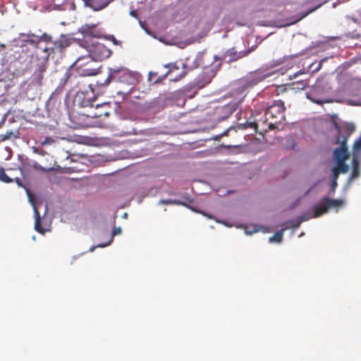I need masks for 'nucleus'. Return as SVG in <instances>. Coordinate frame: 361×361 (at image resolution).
Segmentation results:
<instances>
[{
	"label": "nucleus",
	"instance_id": "nucleus-1",
	"mask_svg": "<svg viewBox=\"0 0 361 361\" xmlns=\"http://www.w3.org/2000/svg\"><path fill=\"white\" fill-rule=\"evenodd\" d=\"M94 25H89L86 24L78 29V32L83 35V40L80 41L79 44L86 49L87 54L78 57L75 63L70 66V68L75 65L82 66L92 61H102L111 56V51L95 39V38H99L101 35L94 30Z\"/></svg>",
	"mask_w": 361,
	"mask_h": 361
},
{
	"label": "nucleus",
	"instance_id": "nucleus-2",
	"mask_svg": "<svg viewBox=\"0 0 361 361\" xmlns=\"http://www.w3.org/2000/svg\"><path fill=\"white\" fill-rule=\"evenodd\" d=\"M41 41L51 42L52 37L47 33H43L40 36L32 32L20 33L17 39L12 41V46L16 49L14 59L25 61L26 59H24V55H25L30 58L29 62H31L33 55L37 56L39 49H43L39 46Z\"/></svg>",
	"mask_w": 361,
	"mask_h": 361
},
{
	"label": "nucleus",
	"instance_id": "nucleus-3",
	"mask_svg": "<svg viewBox=\"0 0 361 361\" xmlns=\"http://www.w3.org/2000/svg\"><path fill=\"white\" fill-rule=\"evenodd\" d=\"M74 40H75V38H71L68 35L61 34L57 39L53 42V47H44V49H39L37 53V68L35 71V74L39 80L43 78L44 73L48 66L50 54L53 53L54 50L62 51L64 49L69 47Z\"/></svg>",
	"mask_w": 361,
	"mask_h": 361
},
{
	"label": "nucleus",
	"instance_id": "nucleus-4",
	"mask_svg": "<svg viewBox=\"0 0 361 361\" xmlns=\"http://www.w3.org/2000/svg\"><path fill=\"white\" fill-rule=\"evenodd\" d=\"M140 75L124 67L108 68V76L102 82H97L99 87L107 86L111 81L124 83L129 85H135L139 80Z\"/></svg>",
	"mask_w": 361,
	"mask_h": 361
},
{
	"label": "nucleus",
	"instance_id": "nucleus-5",
	"mask_svg": "<svg viewBox=\"0 0 361 361\" xmlns=\"http://www.w3.org/2000/svg\"><path fill=\"white\" fill-rule=\"evenodd\" d=\"M269 76V74L264 73L260 71H257L249 73L244 78L239 80L234 89L235 93L238 96V99L242 102L244 97L253 87L259 82L264 80Z\"/></svg>",
	"mask_w": 361,
	"mask_h": 361
},
{
	"label": "nucleus",
	"instance_id": "nucleus-6",
	"mask_svg": "<svg viewBox=\"0 0 361 361\" xmlns=\"http://www.w3.org/2000/svg\"><path fill=\"white\" fill-rule=\"evenodd\" d=\"M336 143L339 144L340 147H336L334 150L333 159L335 165L340 166L341 173H345L349 170V166L345 163V160L349 157L347 145V136H340L336 137Z\"/></svg>",
	"mask_w": 361,
	"mask_h": 361
},
{
	"label": "nucleus",
	"instance_id": "nucleus-7",
	"mask_svg": "<svg viewBox=\"0 0 361 361\" xmlns=\"http://www.w3.org/2000/svg\"><path fill=\"white\" fill-rule=\"evenodd\" d=\"M285 110L284 102L280 99L274 101L273 104L267 109L265 112L267 119L270 118L275 119V121L269 123L270 130L279 128V126L285 121Z\"/></svg>",
	"mask_w": 361,
	"mask_h": 361
},
{
	"label": "nucleus",
	"instance_id": "nucleus-8",
	"mask_svg": "<svg viewBox=\"0 0 361 361\" xmlns=\"http://www.w3.org/2000/svg\"><path fill=\"white\" fill-rule=\"evenodd\" d=\"M90 88L89 90L81 91L79 90L76 92L74 102L75 104L80 107H95L96 104L95 101L96 98L94 96L92 85L90 84L88 85Z\"/></svg>",
	"mask_w": 361,
	"mask_h": 361
},
{
	"label": "nucleus",
	"instance_id": "nucleus-9",
	"mask_svg": "<svg viewBox=\"0 0 361 361\" xmlns=\"http://www.w3.org/2000/svg\"><path fill=\"white\" fill-rule=\"evenodd\" d=\"M347 91L352 96V98L347 100L348 104L354 106L361 105V79H353L348 87Z\"/></svg>",
	"mask_w": 361,
	"mask_h": 361
},
{
	"label": "nucleus",
	"instance_id": "nucleus-10",
	"mask_svg": "<svg viewBox=\"0 0 361 361\" xmlns=\"http://www.w3.org/2000/svg\"><path fill=\"white\" fill-rule=\"evenodd\" d=\"M240 104V100L229 102L228 104L218 106L215 109V116L218 121H222L229 117L235 111Z\"/></svg>",
	"mask_w": 361,
	"mask_h": 361
},
{
	"label": "nucleus",
	"instance_id": "nucleus-11",
	"mask_svg": "<svg viewBox=\"0 0 361 361\" xmlns=\"http://www.w3.org/2000/svg\"><path fill=\"white\" fill-rule=\"evenodd\" d=\"M319 204L321 205L320 212L322 215L327 212L329 209H338L343 207L345 204V201L343 200H334L328 197H324Z\"/></svg>",
	"mask_w": 361,
	"mask_h": 361
},
{
	"label": "nucleus",
	"instance_id": "nucleus-12",
	"mask_svg": "<svg viewBox=\"0 0 361 361\" xmlns=\"http://www.w3.org/2000/svg\"><path fill=\"white\" fill-rule=\"evenodd\" d=\"M360 162H361V159L353 157L352 173L350 175V176L348 177L347 183H346L345 185L344 186V188H343L344 190L347 191L350 188L352 182L355 179H357L360 176V173H361Z\"/></svg>",
	"mask_w": 361,
	"mask_h": 361
},
{
	"label": "nucleus",
	"instance_id": "nucleus-13",
	"mask_svg": "<svg viewBox=\"0 0 361 361\" xmlns=\"http://www.w3.org/2000/svg\"><path fill=\"white\" fill-rule=\"evenodd\" d=\"M165 99L163 97H157L150 102H147L144 104V108L152 113H157L162 110L165 106Z\"/></svg>",
	"mask_w": 361,
	"mask_h": 361
},
{
	"label": "nucleus",
	"instance_id": "nucleus-14",
	"mask_svg": "<svg viewBox=\"0 0 361 361\" xmlns=\"http://www.w3.org/2000/svg\"><path fill=\"white\" fill-rule=\"evenodd\" d=\"M320 209L321 205L319 204H315L313 205L311 210L302 213L300 216H298L297 220L299 222L300 225L303 221H308L312 218L320 216L322 215L320 212Z\"/></svg>",
	"mask_w": 361,
	"mask_h": 361
},
{
	"label": "nucleus",
	"instance_id": "nucleus-15",
	"mask_svg": "<svg viewBox=\"0 0 361 361\" xmlns=\"http://www.w3.org/2000/svg\"><path fill=\"white\" fill-rule=\"evenodd\" d=\"M253 50V47L246 51H236L233 48L228 49L222 56L224 60L227 59L228 62L236 61L250 53Z\"/></svg>",
	"mask_w": 361,
	"mask_h": 361
},
{
	"label": "nucleus",
	"instance_id": "nucleus-16",
	"mask_svg": "<svg viewBox=\"0 0 361 361\" xmlns=\"http://www.w3.org/2000/svg\"><path fill=\"white\" fill-rule=\"evenodd\" d=\"M85 7L90 8L94 11H99L106 8L110 3L108 0H82Z\"/></svg>",
	"mask_w": 361,
	"mask_h": 361
},
{
	"label": "nucleus",
	"instance_id": "nucleus-17",
	"mask_svg": "<svg viewBox=\"0 0 361 361\" xmlns=\"http://www.w3.org/2000/svg\"><path fill=\"white\" fill-rule=\"evenodd\" d=\"M335 128L337 130L336 137L340 136H347V140L350 137V134L355 130V126L353 123H345L342 128H341L338 123H334Z\"/></svg>",
	"mask_w": 361,
	"mask_h": 361
},
{
	"label": "nucleus",
	"instance_id": "nucleus-18",
	"mask_svg": "<svg viewBox=\"0 0 361 361\" xmlns=\"http://www.w3.org/2000/svg\"><path fill=\"white\" fill-rule=\"evenodd\" d=\"M329 0H323L321 3H319L317 6H314V7H312L311 8H310L307 11H305V12H302L301 13H300L298 16H294L291 19V20H290L289 22H288L286 25H293L296 23H298V21H300V20H302V18H304L305 17H306L308 14L312 13L313 11H314L315 10H317V8H319L322 4H324V3L327 2Z\"/></svg>",
	"mask_w": 361,
	"mask_h": 361
},
{
	"label": "nucleus",
	"instance_id": "nucleus-19",
	"mask_svg": "<svg viewBox=\"0 0 361 361\" xmlns=\"http://www.w3.org/2000/svg\"><path fill=\"white\" fill-rule=\"evenodd\" d=\"M99 107H109L115 114H120L121 112V103L115 101L98 103L96 104V109H98Z\"/></svg>",
	"mask_w": 361,
	"mask_h": 361
},
{
	"label": "nucleus",
	"instance_id": "nucleus-20",
	"mask_svg": "<svg viewBox=\"0 0 361 361\" xmlns=\"http://www.w3.org/2000/svg\"><path fill=\"white\" fill-rule=\"evenodd\" d=\"M18 160L20 162V165L18 166L20 172L23 174L25 172L29 171L32 169V160L29 159L24 155L19 154Z\"/></svg>",
	"mask_w": 361,
	"mask_h": 361
},
{
	"label": "nucleus",
	"instance_id": "nucleus-21",
	"mask_svg": "<svg viewBox=\"0 0 361 361\" xmlns=\"http://www.w3.org/2000/svg\"><path fill=\"white\" fill-rule=\"evenodd\" d=\"M326 58H324L322 59L319 63L317 65V66L314 68L313 66L314 65V63H312L308 67H307V70L306 71H299L298 72H296L293 75H290V79H293V78H296L298 75H301V74H307L308 73H316L322 67V63L326 61Z\"/></svg>",
	"mask_w": 361,
	"mask_h": 361
},
{
	"label": "nucleus",
	"instance_id": "nucleus-22",
	"mask_svg": "<svg viewBox=\"0 0 361 361\" xmlns=\"http://www.w3.org/2000/svg\"><path fill=\"white\" fill-rule=\"evenodd\" d=\"M71 74L70 70L69 69L66 70L63 76L60 80L59 86L55 90L54 92L52 93V94L51 95V97H54V95H56L57 94L61 93L63 91V87L67 83L69 78H71Z\"/></svg>",
	"mask_w": 361,
	"mask_h": 361
},
{
	"label": "nucleus",
	"instance_id": "nucleus-23",
	"mask_svg": "<svg viewBox=\"0 0 361 361\" xmlns=\"http://www.w3.org/2000/svg\"><path fill=\"white\" fill-rule=\"evenodd\" d=\"M32 204L33 206L34 216H35V229L37 232L43 234V233H44L46 230L41 226L40 214H39V211L37 210V207H35V205L33 204V202H32Z\"/></svg>",
	"mask_w": 361,
	"mask_h": 361
},
{
	"label": "nucleus",
	"instance_id": "nucleus-24",
	"mask_svg": "<svg viewBox=\"0 0 361 361\" xmlns=\"http://www.w3.org/2000/svg\"><path fill=\"white\" fill-rule=\"evenodd\" d=\"M282 229H284V231L288 228H293V230L291 232V235H293L295 233V229L298 228L300 226V224L296 219H290L283 222L281 225Z\"/></svg>",
	"mask_w": 361,
	"mask_h": 361
},
{
	"label": "nucleus",
	"instance_id": "nucleus-25",
	"mask_svg": "<svg viewBox=\"0 0 361 361\" xmlns=\"http://www.w3.org/2000/svg\"><path fill=\"white\" fill-rule=\"evenodd\" d=\"M353 157L361 159V136L353 145Z\"/></svg>",
	"mask_w": 361,
	"mask_h": 361
},
{
	"label": "nucleus",
	"instance_id": "nucleus-26",
	"mask_svg": "<svg viewBox=\"0 0 361 361\" xmlns=\"http://www.w3.org/2000/svg\"><path fill=\"white\" fill-rule=\"evenodd\" d=\"M283 233H284V229L281 228V229L277 231L274 233V235H273L272 236H271L269 238V242L270 243H281L282 242V240H283Z\"/></svg>",
	"mask_w": 361,
	"mask_h": 361
},
{
	"label": "nucleus",
	"instance_id": "nucleus-27",
	"mask_svg": "<svg viewBox=\"0 0 361 361\" xmlns=\"http://www.w3.org/2000/svg\"><path fill=\"white\" fill-rule=\"evenodd\" d=\"M316 89L313 88L310 92L307 93V98L311 100L312 102L318 104H321L323 103V100L319 99L315 95Z\"/></svg>",
	"mask_w": 361,
	"mask_h": 361
},
{
	"label": "nucleus",
	"instance_id": "nucleus-28",
	"mask_svg": "<svg viewBox=\"0 0 361 361\" xmlns=\"http://www.w3.org/2000/svg\"><path fill=\"white\" fill-rule=\"evenodd\" d=\"M121 232V227L114 228V230L111 232V235L110 236V238H109V241L105 243L98 244V247H106V246L109 245L111 243V242L113 241L114 237L116 235L120 234Z\"/></svg>",
	"mask_w": 361,
	"mask_h": 361
},
{
	"label": "nucleus",
	"instance_id": "nucleus-29",
	"mask_svg": "<svg viewBox=\"0 0 361 361\" xmlns=\"http://www.w3.org/2000/svg\"><path fill=\"white\" fill-rule=\"evenodd\" d=\"M13 180H15L16 183L18 185V187L23 188L25 190L26 194H27V197H29V199L30 200L31 192H30L29 188H27L26 187V185L23 183L22 180L20 178H15V179Z\"/></svg>",
	"mask_w": 361,
	"mask_h": 361
},
{
	"label": "nucleus",
	"instance_id": "nucleus-30",
	"mask_svg": "<svg viewBox=\"0 0 361 361\" xmlns=\"http://www.w3.org/2000/svg\"><path fill=\"white\" fill-rule=\"evenodd\" d=\"M98 109H102L103 110L99 114H95L93 116L100 117L104 116L105 117H108L112 113V111L109 107H99Z\"/></svg>",
	"mask_w": 361,
	"mask_h": 361
},
{
	"label": "nucleus",
	"instance_id": "nucleus-31",
	"mask_svg": "<svg viewBox=\"0 0 361 361\" xmlns=\"http://www.w3.org/2000/svg\"><path fill=\"white\" fill-rule=\"evenodd\" d=\"M259 231H262L263 232H267V229H264L262 226H255L252 230H250L247 227H245V233L247 235H252L254 233L258 232Z\"/></svg>",
	"mask_w": 361,
	"mask_h": 361
},
{
	"label": "nucleus",
	"instance_id": "nucleus-32",
	"mask_svg": "<svg viewBox=\"0 0 361 361\" xmlns=\"http://www.w3.org/2000/svg\"><path fill=\"white\" fill-rule=\"evenodd\" d=\"M0 180L6 183H10L13 181V179L8 176L4 171V169L2 168L0 171Z\"/></svg>",
	"mask_w": 361,
	"mask_h": 361
},
{
	"label": "nucleus",
	"instance_id": "nucleus-33",
	"mask_svg": "<svg viewBox=\"0 0 361 361\" xmlns=\"http://www.w3.org/2000/svg\"><path fill=\"white\" fill-rule=\"evenodd\" d=\"M100 67H98L97 68H85L82 71V74L84 75H87V76H90V75H97L98 73H99V69Z\"/></svg>",
	"mask_w": 361,
	"mask_h": 361
},
{
	"label": "nucleus",
	"instance_id": "nucleus-34",
	"mask_svg": "<svg viewBox=\"0 0 361 361\" xmlns=\"http://www.w3.org/2000/svg\"><path fill=\"white\" fill-rule=\"evenodd\" d=\"M332 172V181L337 182L339 173H341L340 171V166H335L331 169Z\"/></svg>",
	"mask_w": 361,
	"mask_h": 361
},
{
	"label": "nucleus",
	"instance_id": "nucleus-35",
	"mask_svg": "<svg viewBox=\"0 0 361 361\" xmlns=\"http://www.w3.org/2000/svg\"><path fill=\"white\" fill-rule=\"evenodd\" d=\"M211 79L209 78H204V81H201L200 79L196 82V87L197 89L204 87L207 84L209 83Z\"/></svg>",
	"mask_w": 361,
	"mask_h": 361
},
{
	"label": "nucleus",
	"instance_id": "nucleus-36",
	"mask_svg": "<svg viewBox=\"0 0 361 361\" xmlns=\"http://www.w3.org/2000/svg\"><path fill=\"white\" fill-rule=\"evenodd\" d=\"M201 61H202V54L199 53L197 55V56L195 59V60L193 61L192 65L190 67V68L191 69H194V68H197L199 66L201 65Z\"/></svg>",
	"mask_w": 361,
	"mask_h": 361
},
{
	"label": "nucleus",
	"instance_id": "nucleus-37",
	"mask_svg": "<svg viewBox=\"0 0 361 361\" xmlns=\"http://www.w3.org/2000/svg\"><path fill=\"white\" fill-rule=\"evenodd\" d=\"M32 169H34L37 171H47V169H44L39 163H37L36 161H33V160H32Z\"/></svg>",
	"mask_w": 361,
	"mask_h": 361
},
{
	"label": "nucleus",
	"instance_id": "nucleus-38",
	"mask_svg": "<svg viewBox=\"0 0 361 361\" xmlns=\"http://www.w3.org/2000/svg\"><path fill=\"white\" fill-rule=\"evenodd\" d=\"M185 207H186L187 208L191 209L192 211H194L195 212H197V213H201L204 216H207L209 219H213V216H210V215H207L205 212H201L198 209H197L194 206H192L190 204H186V205H185Z\"/></svg>",
	"mask_w": 361,
	"mask_h": 361
},
{
	"label": "nucleus",
	"instance_id": "nucleus-39",
	"mask_svg": "<svg viewBox=\"0 0 361 361\" xmlns=\"http://www.w3.org/2000/svg\"><path fill=\"white\" fill-rule=\"evenodd\" d=\"M254 123H252V122H245V123H238V128L240 129V130H245L246 128H247L248 127H252L254 126Z\"/></svg>",
	"mask_w": 361,
	"mask_h": 361
},
{
	"label": "nucleus",
	"instance_id": "nucleus-40",
	"mask_svg": "<svg viewBox=\"0 0 361 361\" xmlns=\"http://www.w3.org/2000/svg\"><path fill=\"white\" fill-rule=\"evenodd\" d=\"M296 85H297V87H295L296 89L303 90L307 85V82L306 80H301L296 82Z\"/></svg>",
	"mask_w": 361,
	"mask_h": 361
},
{
	"label": "nucleus",
	"instance_id": "nucleus-41",
	"mask_svg": "<svg viewBox=\"0 0 361 361\" xmlns=\"http://www.w3.org/2000/svg\"><path fill=\"white\" fill-rule=\"evenodd\" d=\"M13 135V133L11 131L6 132V134H1L0 135V140L4 141L6 140L10 139Z\"/></svg>",
	"mask_w": 361,
	"mask_h": 361
},
{
	"label": "nucleus",
	"instance_id": "nucleus-42",
	"mask_svg": "<svg viewBox=\"0 0 361 361\" xmlns=\"http://www.w3.org/2000/svg\"><path fill=\"white\" fill-rule=\"evenodd\" d=\"M287 142H288V145H286V147L288 149H294L295 147V141L291 137H288L286 138Z\"/></svg>",
	"mask_w": 361,
	"mask_h": 361
},
{
	"label": "nucleus",
	"instance_id": "nucleus-43",
	"mask_svg": "<svg viewBox=\"0 0 361 361\" xmlns=\"http://www.w3.org/2000/svg\"><path fill=\"white\" fill-rule=\"evenodd\" d=\"M337 185H338L337 182L332 181L331 185V188H330V190H329V193L330 194L334 193Z\"/></svg>",
	"mask_w": 361,
	"mask_h": 361
},
{
	"label": "nucleus",
	"instance_id": "nucleus-44",
	"mask_svg": "<svg viewBox=\"0 0 361 361\" xmlns=\"http://www.w3.org/2000/svg\"><path fill=\"white\" fill-rule=\"evenodd\" d=\"M300 203V198H298L295 200L290 206V208L291 209H295L296 207H298Z\"/></svg>",
	"mask_w": 361,
	"mask_h": 361
},
{
	"label": "nucleus",
	"instance_id": "nucleus-45",
	"mask_svg": "<svg viewBox=\"0 0 361 361\" xmlns=\"http://www.w3.org/2000/svg\"><path fill=\"white\" fill-rule=\"evenodd\" d=\"M0 48H5V49H9V50H13V49H14V51L16 50V47L12 46V43H11L10 45H8V46H6V45H4V44H0ZM15 54H16V53L14 52L13 56H14Z\"/></svg>",
	"mask_w": 361,
	"mask_h": 361
},
{
	"label": "nucleus",
	"instance_id": "nucleus-46",
	"mask_svg": "<svg viewBox=\"0 0 361 361\" xmlns=\"http://www.w3.org/2000/svg\"><path fill=\"white\" fill-rule=\"evenodd\" d=\"M172 204H178V205H186V203L183 202V201L180 200H173L172 199Z\"/></svg>",
	"mask_w": 361,
	"mask_h": 361
},
{
	"label": "nucleus",
	"instance_id": "nucleus-47",
	"mask_svg": "<svg viewBox=\"0 0 361 361\" xmlns=\"http://www.w3.org/2000/svg\"><path fill=\"white\" fill-rule=\"evenodd\" d=\"M159 204H172V199L169 200H161L159 202Z\"/></svg>",
	"mask_w": 361,
	"mask_h": 361
},
{
	"label": "nucleus",
	"instance_id": "nucleus-48",
	"mask_svg": "<svg viewBox=\"0 0 361 361\" xmlns=\"http://www.w3.org/2000/svg\"><path fill=\"white\" fill-rule=\"evenodd\" d=\"M140 25L142 27V28L144 29L146 33H147L149 35H152L151 32L144 25V23L141 20H140Z\"/></svg>",
	"mask_w": 361,
	"mask_h": 361
},
{
	"label": "nucleus",
	"instance_id": "nucleus-49",
	"mask_svg": "<svg viewBox=\"0 0 361 361\" xmlns=\"http://www.w3.org/2000/svg\"><path fill=\"white\" fill-rule=\"evenodd\" d=\"M130 15L134 18H137V11L135 10H133L130 12Z\"/></svg>",
	"mask_w": 361,
	"mask_h": 361
},
{
	"label": "nucleus",
	"instance_id": "nucleus-50",
	"mask_svg": "<svg viewBox=\"0 0 361 361\" xmlns=\"http://www.w3.org/2000/svg\"><path fill=\"white\" fill-rule=\"evenodd\" d=\"M132 90H133V87H131V88L130 89V90H129L128 92H126V93L122 92H121V91H120V92H118V94H121V95H123V96H124V95H128V94H130V92L132 91Z\"/></svg>",
	"mask_w": 361,
	"mask_h": 361
},
{
	"label": "nucleus",
	"instance_id": "nucleus-51",
	"mask_svg": "<svg viewBox=\"0 0 361 361\" xmlns=\"http://www.w3.org/2000/svg\"><path fill=\"white\" fill-rule=\"evenodd\" d=\"M157 75L156 73L149 72V75H148V80L150 81L152 80L151 77H152V75Z\"/></svg>",
	"mask_w": 361,
	"mask_h": 361
},
{
	"label": "nucleus",
	"instance_id": "nucleus-52",
	"mask_svg": "<svg viewBox=\"0 0 361 361\" xmlns=\"http://www.w3.org/2000/svg\"><path fill=\"white\" fill-rule=\"evenodd\" d=\"M96 247H98V245H95V246H92V247H90V249H89V251H90V252H93Z\"/></svg>",
	"mask_w": 361,
	"mask_h": 361
},
{
	"label": "nucleus",
	"instance_id": "nucleus-53",
	"mask_svg": "<svg viewBox=\"0 0 361 361\" xmlns=\"http://www.w3.org/2000/svg\"><path fill=\"white\" fill-rule=\"evenodd\" d=\"M216 221L219 222V223H222L223 224H224L226 226H230L226 221H219L217 219H216Z\"/></svg>",
	"mask_w": 361,
	"mask_h": 361
},
{
	"label": "nucleus",
	"instance_id": "nucleus-54",
	"mask_svg": "<svg viewBox=\"0 0 361 361\" xmlns=\"http://www.w3.org/2000/svg\"><path fill=\"white\" fill-rule=\"evenodd\" d=\"M133 135H138V132L135 129H133L132 132L130 133Z\"/></svg>",
	"mask_w": 361,
	"mask_h": 361
},
{
	"label": "nucleus",
	"instance_id": "nucleus-55",
	"mask_svg": "<svg viewBox=\"0 0 361 361\" xmlns=\"http://www.w3.org/2000/svg\"><path fill=\"white\" fill-rule=\"evenodd\" d=\"M227 134V131L224 132L223 134H221V135L218 136L217 137L215 138V140H217L219 137L221 136H223V135H225Z\"/></svg>",
	"mask_w": 361,
	"mask_h": 361
},
{
	"label": "nucleus",
	"instance_id": "nucleus-56",
	"mask_svg": "<svg viewBox=\"0 0 361 361\" xmlns=\"http://www.w3.org/2000/svg\"><path fill=\"white\" fill-rule=\"evenodd\" d=\"M127 216H128L127 213H124V214L122 215V217L125 219V218H126V217H127Z\"/></svg>",
	"mask_w": 361,
	"mask_h": 361
},
{
	"label": "nucleus",
	"instance_id": "nucleus-57",
	"mask_svg": "<svg viewBox=\"0 0 361 361\" xmlns=\"http://www.w3.org/2000/svg\"><path fill=\"white\" fill-rule=\"evenodd\" d=\"M214 59L215 60H219V59H220V58H219V57H218V56H216V55L214 56Z\"/></svg>",
	"mask_w": 361,
	"mask_h": 361
},
{
	"label": "nucleus",
	"instance_id": "nucleus-58",
	"mask_svg": "<svg viewBox=\"0 0 361 361\" xmlns=\"http://www.w3.org/2000/svg\"><path fill=\"white\" fill-rule=\"evenodd\" d=\"M195 94H196V92H195L193 93V94H192V95L189 96V97H190V98H192Z\"/></svg>",
	"mask_w": 361,
	"mask_h": 361
},
{
	"label": "nucleus",
	"instance_id": "nucleus-59",
	"mask_svg": "<svg viewBox=\"0 0 361 361\" xmlns=\"http://www.w3.org/2000/svg\"><path fill=\"white\" fill-rule=\"evenodd\" d=\"M304 234H305V233H304V232H302V233L299 235V236H298V237H299V238H300V237H302Z\"/></svg>",
	"mask_w": 361,
	"mask_h": 361
},
{
	"label": "nucleus",
	"instance_id": "nucleus-60",
	"mask_svg": "<svg viewBox=\"0 0 361 361\" xmlns=\"http://www.w3.org/2000/svg\"><path fill=\"white\" fill-rule=\"evenodd\" d=\"M46 142H48V139H46L42 144L44 145Z\"/></svg>",
	"mask_w": 361,
	"mask_h": 361
},
{
	"label": "nucleus",
	"instance_id": "nucleus-61",
	"mask_svg": "<svg viewBox=\"0 0 361 361\" xmlns=\"http://www.w3.org/2000/svg\"><path fill=\"white\" fill-rule=\"evenodd\" d=\"M32 240H35V239H36L35 235H33V236L32 237Z\"/></svg>",
	"mask_w": 361,
	"mask_h": 361
},
{
	"label": "nucleus",
	"instance_id": "nucleus-62",
	"mask_svg": "<svg viewBox=\"0 0 361 361\" xmlns=\"http://www.w3.org/2000/svg\"><path fill=\"white\" fill-rule=\"evenodd\" d=\"M114 42L115 44H116V43H117V41H116V39L115 38H114Z\"/></svg>",
	"mask_w": 361,
	"mask_h": 361
},
{
	"label": "nucleus",
	"instance_id": "nucleus-63",
	"mask_svg": "<svg viewBox=\"0 0 361 361\" xmlns=\"http://www.w3.org/2000/svg\"><path fill=\"white\" fill-rule=\"evenodd\" d=\"M72 7L74 8L75 7V4L74 3L72 4Z\"/></svg>",
	"mask_w": 361,
	"mask_h": 361
},
{
	"label": "nucleus",
	"instance_id": "nucleus-64",
	"mask_svg": "<svg viewBox=\"0 0 361 361\" xmlns=\"http://www.w3.org/2000/svg\"><path fill=\"white\" fill-rule=\"evenodd\" d=\"M1 169H2V168H1V167H0V171H1Z\"/></svg>",
	"mask_w": 361,
	"mask_h": 361
}]
</instances>
